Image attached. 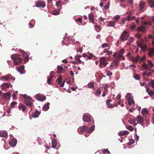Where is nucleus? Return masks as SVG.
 <instances>
[{"label": "nucleus", "instance_id": "f257e3e1", "mask_svg": "<svg viewBox=\"0 0 154 154\" xmlns=\"http://www.w3.org/2000/svg\"><path fill=\"white\" fill-rule=\"evenodd\" d=\"M11 59L13 60L15 65L20 64L22 61V58L21 57L20 55L15 54L11 56Z\"/></svg>", "mask_w": 154, "mask_h": 154}, {"label": "nucleus", "instance_id": "f03ea898", "mask_svg": "<svg viewBox=\"0 0 154 154\" xmlns=\"http://www.w3.org/2000/svg\"><path fill=\"white\" fill-rule=\"evenodd\" d=\"M99 62H100L99 66L101 68H104L108 64L105 57H101L99 59Z\"/></svg>", "mask_w": 154, "mask_h": 154}, {"label": "nucleus", "instance_id": "7ed1b4c3", "mask_svg": "<svg viewBox=\"0 0 154 154\" xmlns=\"http://www.w3.org/2000/svg\"><path fill=\"white\" fill-rule=\"evenodd\" d=\"M129 36L128 33L126 31H124L120 35V39L122 41L126 40L128 39Z\"/></svg>", "mask_w": 154, "mask_h": 154}, {"label": "nucleus", "instance_id": "20e7f679", "mask_svg": "<svg viewBox=\"0 0 154 154\" xmlns=\"http://www.w3.org/2000/svg\"><path fill=\"white\" fill-rule=\"evenodd\" d=\"M20 52L23 55V57L24 58V61L26 63L29 60V55L23 50H21Z\"/></svg>", "mask_w": 154, "mask_h": 154}, {"label": "nucleus", "instance_id": "39448f33", "mask_svg": "<svg viewBox=\"0 0 154 154\" xmlns=\"http://www.w3.org/2000/svg\"><path fill=\"white\" fill-rule=\"evenodd\" d=\"M35 97L37 100L42 101L45 100L46 99V97L45 96L40 94H36Z\"/></svg>", "mask_w": 154, "mask_h": 154}, {"label": "nucleus", "instance_id": "423d86ee", "mask_svg": "<svg viewBox=\"0 0 154 154\" xmlns=\"http://www.w3.org/2000/svg\"><path fill=\"white\" fill-rule=\"evenodd\" d=\"M35 6L38 8H44L45 6V3L43 2L38 1L37 2Z\"/></svg>", "mask_w": 154, "mask_h": 154}, {"label": "nucleus", "instance_id": "0eeeda50", "mask_svg": "<svg viewBox=\"0 0 154 154\" xmlns=\"http://www.w3.org/2000/svg\"><path fill=\"white\" fill-rule=\"evenodd\" d=\"M95 126L94 125H92L90 128H88V129L87 131L86 132L85 134V136L87 137L89 135H88L87 134L91 133L92 132L94 129Z\"/></svg>", "mask_w": 154, "mask_h": 154}, {"label": "nucleus", "instance_id": "6e6552de", "mask_svg": "<svg viewBox=\"0 0 154 154\" xmlns=\"http://www.w3.org/2000/svg\"><path fill=\"white\" fill-rule=\"evenodd\" d=\"M130 94H128V104L130 106H131L132 104L134 103V101L132 98L131 97Z\"/></svg>", "mask_w": 154, "mask_h": 154}, {"label": "nucleus", "instance_id": "1a4fd4ad", "mask_svg": "<svg viewBox=\"0 0 154 154\" xmlns=\"http://www.w3.org/2000/svg\"><path fill=\"white\" fill-rule=\"evenodd\" d=\"M11 97V95L8 93H3L2 94V98L4 99L5 100H8Z\"/></svg>", "mask_w": 154, "mask_h": 154}, {"label": "nucleus", "instance_id": "9d476101", "mask_svg": "<svg viewBox=\"0 0 154 154\" xmlns=\"http://www.w3.org/2000/svg\"><path fill=\"white\" fill-rule=\"evenodd\" d=\"M146 4V3L143 1L141 2V3L139 4V7L140 11L143 12L144 11L143 8L145 7Z\"/></svg>", "mask_w": 154, "mask_h": 154}, {"label": "nucleus", "instance_id": "9b49d317", "mask_svg": "<svg viewBox=\"0 0 154 154\" xmlns=\"http://www.w3.org/2000/svg\"><path fill=\"white\" fill-rule=\"evenodd\" d=\"M134 121L135 122L136 121H137V123H138L140 124L143 122L144 121V119L142 117L140 116H138L136 119H134Z\"/></svg>", "mask_w": 154, "mask_h": 154}, {"label": "nucleus", "instance_id": "f8f14e48", "mask_svg": "<svg viewBox=\"0 0 154 154\" xmlns=\"http://www.w3.org/2000/svg\"><path fill=\"white\" fill-rule=\"evenodd\" d=\"M88 128L85 125H83L81 127L79 128L78 130H80V132H84L85 131H87L88 129Z\"/></svg>", "mask_w": 154, "mask_h": 154}, {"label": "nucleus", "instance_id": "ddd939ff", "mask_svg": "<svg viewBox=\"0 0 154 154\" xmlns=\"http://www.w3.org/2000/svg\"><path fill=\"white\" fill-rule=\"evenodd\" d=\"M83 120L84 122H88L91 121V119L88 116L84 115L83 116Z\"/></svg>", "mask_w": 154, "mask_h": 154}, {"label": "nucleus", "instance_id": "4468645a", "mask_svg": "<svg viewBox=\"0 0 154 154\" xmlns=\"http://www.w3.org/2000/svg\"><path fill=\"white\" fill-rule=\"evenodd\" d=\"M17 143V141L15 139H12L9 141V145L11 146H15Z\"/></svg>", "mask_w": 154, "mask_h": 154}, {"label": "nucleus", "instance_id": "2eb2a0df", "mask_svg": "<svg viewBox=\"0 0 154 154\" xmlns=\"http://www.w3.org/2000/svg\"><path fill=\"white\" fill-rule=\"evenodd\" d=\"M145 16L142 17H141V20L142 23L144 25H149L150 26L151 25V23L149 21H143V19L144 18V17Z\"/></svg>", "mask_w": 154, "mask_h": 154}, {"label": "nucleus", "instance_id": "dca6fc26", "mask_svg": "<svg viewBox=\"0 0 154 154\" xmlns=\"http://www.w3.org/2000/svg\"><path fill=\"white\" fill-rule=\"evenodd\" d=\"M65 69L62 66H57V72L58 73H63L65 72Z\"/></svg>", "mask_w": 154, "mask_h": 154}, {"label": "nucleus", "instance_id": "f3484780", "mask_svg": "<svg viewBox=\"0 0 154 154\" xmlns=\"http://www.w3.org/2000/svg\"><path fill=\"white\" fill-rule=\"evenodd\" d=\"M24 103L28 106L29 107H31L33 103L31 101H29L27 100H25L24 101Z\"/></svg>", "mask_w": 154, "mask_h": 154}, {"label": "nucleus", "instance_id": "a211bd4d", "mask_svg": "<svg viewBox=\"0 0 154 154\" xmlns=\"http://www.w3.org/2000/svg\"><path fill=\"white\" fill-rule=\"evenodd\" d=\"M88 18L90 21L92 23H94V15L92 13H90L88 15Z\"/></svg>", "mask_w": 154, "mask_h": 154}, {"label": "nucleus", "instance_id": "6ab92c4d", "mask_svg": "<svg viewBox=\"0 0 154 154\" xmlns=\"http://www.w3.org/2000/svg\"><path fill=\"white\" fill-rule=\"evenodd\" d=\"M24 66L22 65L20 67L18 68L17 69V70L20 72L21 74L23 73L24 72Z\"/></svg>", "mask_w": 154, "mask_h": 154}, {"label": "nucleus", "instance_id": "aec40b11", "mask_svg": "<svg viewBox=\"0 0 154 154\" xmlns=\"http://www.w3.org/2000/svg\"><path fill=\"white\" fill-rule=\"evenodd\" d=\"M7 132L5 131L0 132V137H6L8 136Z\"/></svg>", "mask_w": 154, "mask_h": 154}, {"label": "nucleus", "instance_id": "412c9836", "mask_svg": "<svg viewBox=\"0 0 154 154\" xmlns=\"http://www.w3.org/2000/svg\"><path fill=\"white\" fill-rule=\"evenodd\" d=\"M18 108L20 110H22L23 112L26 110V107L24 105L20 103L18 106Z\"/></svg>", "mask_w": 154, "mask_h": 154}, {"label": "nucleus", "instance_id": "4be33fe9", "mask_svg": "<svg viewBox=\"0 0 154 154\" xmlns=\"http://www.w3.org/2000/svg\"><path fill=\"white\" fill-rule=\"evenodd\" d=\"M103 52L104 53H106L105 55H107L108 56L110 55L112 53V51H109L108 50V49L106 48L105 49L103 50Z\"/></svg>", "mask_w": 154, "mask_h": 154}, {"label": "nucleus", "instance_id": "5701e85b", "mask_svg": "<svg viewBox=\"0 0 154 154\" xmlns=\"http://www.w3.org/2000/svg\"><path fill=\"white\" fill-rule=\"evenodd\" d=\"M50 103H48L45 104L42 107L43 110L44 111H46L49 109V105Z\"/></svg>", "mask_w": 154, "mask_h": 154}, {"label": "nucleus", "instance_id": "b1692460", "mask_svg": "<svg viewBox=\"0 0 154 154\" xmlns=\"http://www.w3.org/2000/svg\"><path fill=\"white\" fill-rule=\"evenodd\" d=\"M140 58V57L139 56H137L136 57H132L131 60L132 61L135 63H136L139 60V59Z\"/></svg>", "mask_w": 154, "mask_h": 154}, {"label": "nucleus", "instance_id": "393cba45", "mask_svg": "<svg viewBox=\"0 0 154 154\" xmlns=\"http://www.w3.org/2000/svg\"><path fill=\"white\" fill-rule=\"evenodd\" d=\"M148 3L150 7L153 8L154 7V1L153 0H148Z\"/></svg>", "mask_w": 154, "mask_h": 154}, {"label": "nucleus", "instance_id": "a878e982", "mask_svg": "<svg viewBox=\"0 0 154 154\" xmlns=\"http://www.w3.org/2000/svg\"><path fill=\"white\" fill-rule=\"evenodd\" d=\"M57 142L56 140L54 138L53 139L52 141V147L53 148H55L56 147Z\"/></svg>", "mask_w": 154, "mask_h": 154}, {"label": "nucleus", "instance_id": "bb28decb", "mask_svg": "<svg viewBox=\"0 0 154 154\" xmlns=\"http://www.w3.org/2000/svg\"><path fill=\"white\" fill-rule=\"evenodd\" d=\"M62 81V77L60 75L57 78L56 82L58 83V85H60L61 84V83Z\"/></svg>", "mask_w": 154, "mask_h": 154}, {"label": "nucleus", "instance_id": "cd10ccee", "mask_svg": "<svg viewBox=\"0 0 154 154\" xmlns=\"http://www.w3.org/2000/svg\"><path fill=\"white\" fill-rule=\"evenodd\" d=\"M134 38H133L132 37H130V38L128 40L129 42L126 43V45H128V46H130L131 43H132L134 41Z\"/></svg>", "mask_w": 154, "mask_h": 154}, {"label": "nucleus", "instance_id": "c85d7f7f", "mask_svg": "<svg viewBox=\"0 0 154 154\" xmlns=\"http://www.w3.org/2000/svg\"><path fill=\"white\" fill-rule=\"evenodd\" d=\"M116 22L114 21L109 22L108 24L107 25V26L113 27L115 25Z\"/></svg>", "mask_w": 154, "mask_h": 154}, {"label": "nucleus", "instance_id": "c756f323", "mask_svg": "<svg viewBox=\"0 0 154 154\" xmlns=\"http://www.w3.org/2000/svg\"><path fill=\"white\" fill-rule=\"evenodd\" d=\"M148 54L149 56L152 57L154 54V48H151Z\"/></svg>", "mask_w": 154, "mask_h": 154}, {"label": "nucleus", "instance_id": "7c9ffc66", "mask_svg": "<svg viewBox=\"0 0 154 154\" xmlns=\"http://www.w3.org/2000/svg\"><path fill=\"white\" fill-rule=\"evenodd\" d=\"M129 133V132L127 131H125L123 132H120L119 133V135L122 136L126 135Z\"/></svg>", "mask_w": 154, "mask_h": 154}, {"label": "nucleus", "instance_id": "2f4dec72", "mask_svg": "<svg viewBox=\"0 0 154 154\" xmlns=\"http://www.w3.org/2000/svg\"><path fill=\"white\" fill-rule=\"evenodd\" d=\"M40 113V112L37 110L35 111L33 114L32 116L34 118H36L38 117V116Z\"/></svg>", "mask_w": 154, "mask_h": 154}, {"label": "nucleus", "instance_id": "473e14b6", "mask_svg": "<svg viewBox=\"0 0 154 154\" xmlns=\"http://www.w3.org/2000/svg\"><path fill=\"white\" fill-rule=\"evenodd\" d=\"M148 111L146 109H143L141 112V113L142 115H146L148 113Z\"/></svg>", "mask_w": 154, "mask_h": 154}, {"label": "nucleus", "instance_id": "72a5a7b5", "mask_svg": "<svg viewBox=\"0 0 154 154\" xmlns=\"http://www.w3.org/2000/svg\"><path fill=\"white\" fill-rule=\"evenodd\" d=\"M125 50L123 49H121L119 52V54L120 58L123 57V55L124 53H125Z\"/></svg>", "mask_w": 154, "mask_h": 154}, {"label": "nucleus", "instance_id": "f704fd0d", "mask_svg": "<svg viewBox=\"0 0 154 154\" xmlns=\"http://www.w3.org/2000/svg\"><path fill=\"white\" fill-rule=\"evenodd\" d=\"M9 85L8 84L5 83L3 84L2 85V90H4V88H9Z\"/></svg>", "mask_w": 154, "mask_h": 154}, {"label": "nucleus", "instance_id": "c9c22d12", "mask_svg": "<svg viewBox=\"0 0 154 154\" xmlns=\"http://www.w3.org/2000/svg\"><path fill=\"white\" fill-rule=\"evenodd\" d=\"M111 101L112 100L111 99L107 100H106V104L107 105L109 106V107H112V104L110 103V102H111Z\"/></svg>", "mask_w": 154, "mask_h": 154}, {"label": "nucleus", "instance_id": "e433bc0d", "mask_svg": "<svg viewBox=\"0 0 154 154\" xmlns=\"http://www.w3.org/2000/svg\"><path fill=\"white\" fill-rule=\"evenodd\" d=\"M101 94V91L100 88L98 89L95 91V94L97 96H99Z\"/></svg>", "mask_w": 154, "mask_h": 154}, {"label": "nucleus", "instance_id": "4c0bfd02", "mask_svg": "<svg viewBox=\"0 0 154 154\" xmlns=\"http://www.w3.org/2000/svg\"><path fill=\"white\" fill-rule=\"evenodd\" d=\"M95 28L96 31L97 32H99L101 29L100 26L99 25H96L95 26Z\"/></svg>", "mask_w": 154, "mask_h": 154}, {"label": "nucleus", "instance_id": "58836bf2", "mask_svg": "<svg viewBox=\"0 0 154 154\" xmlns=\"http://www.w3.org/2000/svg\"><path fill=\"white\" fill-rule=\"evenodd\" d=\"M2 79H4L6 81L8 80L10 78L9 75H8L2 76Z\"/></svg>", "mask_w": 154, "mask_h": 154}, {"label": "nucleus", "instance_id": "ea45409f", "mask_svg": "<svg viewBox=\"0 0 154 154\" xmlns=\"http://www.w3.org/2000/svg\"><path fill=\"white\" fill-rule=\"evenodd\" d=\"M148 38H151L152 40V43L153 45H154V36L150 35H148Z\"/></svg>", "mask_w": 154, "mask_h": 154}, {"label": "nucleus", "instance_id": "a19ab883", "mask_svg": "<svg viewBox=\"0 0 154 154\" xmlns=\"http://www.w3.org/2000/svg\"><path fill=\"white\" fill-rule=\"evenodd\" d=\"M23 97L24 98L26 99V100H31L32 101H34V100L32 99L31 98L28 96H27L25 94L23 95Z\"/></svg>", "mask_w": 154, "mask_h": 154}, {"label": "nucleus", "instance_id": "79ce46f5", "mask_svg": "<svg viewBox=\"0 0 154 154\" xmlns=\"http://www.w3.org/2000/svg\"><path fill=\"white\" fill-rule=\"evenodd\" d=\"M113 57H116V59L120 58L119 54L117 52H114V54L113 55Z\"/></svg>", "mask_w": 154, "mask_h": 154}, {"label": "nucleus", "instance_id": "37998d69", "mask_svg": "<svg viewBox=\"0 0 154 154\" xmlns=\"http://www.w3.org/2000/svg\"><path fill=\"white\" fill-rule=\"evenodd\" d=\"M129 140V142L128 143V144L129 145L135 143L134 140L132 139H130Z\"/></svg>", "mask_w": 154, "mask_h": 154}, {"label": "nucleus", "instance_id": "c03bdc74", "mask_svg": "<svg viewBox=\"0 0 154 154\" xmlns=\"http://www.w3.org/2000/svg\"><path fill=\"white\" fill-rule=\"evenodd\" d=\"M132 20V17L131 16L128 15L127 18H125L124 19L125 21H129Z\"/></svg>", "mask_w": 154, "mask_h": 154}, {"label": "nucleus", "instance_id": "a18cd8bd", "mask_svg": "<svg viewBox=\"0 0 154 154\" xmlns=\"http://www.w3.org/2000/svg\"><path fill=\"white\" fill-rule=\"evenodd\" d=\"M121 59V58H119V59H116V60H114L113 62V63L116 66L117 65L118 63L119 62V61Z\"/></svg>", "mask_w": 154, "mask_h": 154}, {"label": "nucleus", "instance_id": "49530a36", "mask_svg": "<svg viewBox=\"0 0 154 154\" xmlns=\"http://www.w3.org/2000/svg\"><path fill=\"white\" fill-rule=\"evenodd\" d=\"M93 56L94 55L90 53L88 55L87 57L89 59L91 60L92 59Z\"/></svg>", "mask_w": 154, "mask_h": 154}, {"label": "nucleus", "instance_id": "de8ad7c7", "mask_svg": "<svg viewBox=\"0 0 154 154\" xmlns=\"http://www.w3.org/2000/svg\"><path fill=\"white\" fill-rule=\"evenodd\" d=\"M127 129L131 131H132L134 130V128L131 125H128L127 127Z\"/></svg>", "mask_w": 154, "mask_h": 154}, {"label": "nucleus", "instance_id": "09e8293b", "mask_svg": "<svg viewBox=\"0 0 154 154\" xmlns=\"http://www.w3.org/2000/svg\"><path fill=\"white\" fill-rule=\"evenodd\" d=\"M108 46V44L106 43H105L103 44L102 46H101V47L102 48H103L105 47H107Z\"/></svg>", "mask_w": 154, "mask_h": 154}, {"label": "nucleus", "instance_id": "8fccbe9b", "mask_svg": "<svg viewBox=\"0 0 154 154\" xmlns=\"http://www.w3.org/2000/svg\"><path fill=\"white\" fill-rule=\"evenodd\" d=\"M102 152L103 153H107L109 154H110V152L108 150V149H104L102 150Z\"/></svg>", "mask_w": 154, "mask_h": 154}, {"label": "nucleus", "instance_id": "3c124183", "mask_svg": "<svg viewBox=\"0 0 154 154\" xmlns=\"http://www.w3.org/2000/svg\"><path fill=\"white\" fill-rule=\"evenodd\" d=\"M148 66L147 64H146L145 63H143L142 65V67L143 69H147L148 67Z\"/></svg>", "mask_w": 154, "mask_h": 154}, {"label": "nucleus", "instance_id": "603ef678", "mask_svg": "<svg viewBox=\"0 0 154 154\" xmlns=\"http://www.w3.org/2000/svg\"><path fill=\"white\" fill-rule=\"evenodd\" d=\"M88 85L89 88H92L94 87V85L93 83L90 82L88 83Z\"/></svg>", "mask_w": 154, "mask_h": 154}, {"label": "nucleus", "instance_id": "864d4df0", "mask_svg": "<svg viewBox=\"0 0 154 154\" xmlns=\"http://www.w3.org/2000/svg\"><path fill=\"white\" fill-rule=\"evenodd\" d=\"M110 2H108L107 3V5H106L104 7V9H108L109 7V5H110Z\"/></svg>", "mask_w": 154, "mask_h": 154}, {"label": "nucleus", "instance_id": "5fc2aeb1", "mask_svg": "<svg viewBox=\"0 0 154 154\" xmlns=\"http://www.w3.org/2000/svg\"><path fill=\"white\" fill-rule=\"evenodd\" d=\"M134 78L136 80H139L140 79V77L138 75H135L134 76Z\"/></svg>", "mask_w": 154, "mask_h": 154}, {"label": "nucleus", "instance_id": "6e6d98bb", "mask_svg": "<svg viewBox=\"0 0 154 154\" xmlns=\"http://www.w3.org/2000/svg\"><path fill=\"white\" fill-rule=\"evenodd\" d=\"M106 73V75L108 76H110L111 75H112V72L109 71H107Z\"/></svg>", "mask_w": 154, "mask_h": 154}, {"label": "nucleus", "instance_id": "4d7b16f0", "mask_svg": "<svg viewBox=\"0 0 154 154\" xmlns=\"http://www.w3.org/2000/svg\"><path fill=\"white\" fill-rule=\"evenodd\" d=\"M148 94L150 96H152L154 95V91L150 90L148 92Z\"/></svg>", "mask_w": 154, "mask_h": 154}, {"label": "nucleus", "instance_id": "13d9d810", "mask_svg": "<svg viewBox=\"0 0 154 154\" xmlns=\"http://www.w3.org/2000/svg\"><path fill=\"white\" fill-rule=\"evenodd\" d=\"M59 13V11L58 10H55L53 12V14L54 15H57Z\"/></svg>", "mask_w": 154, "mask_h": 154}, {"label": "nucleus", "instance_id": "bf43d9fd", "mask_svg": "<svg viewBox=\"0 0 154 154\" xmlns=\"http://www.w3.org/2000/svg\"><path fill=\"white\" fill-rule=\"evenodd\" d=\"M137 45L140 48H142V44L139 41L137 42Z\"/></svg>", "mask_w": 154, "mask_h": 154}, {"label": "nucleus", "instance_id": "052dcab7", "mask_svg": "<svg viewBox=\"0 0 154 154\" xmlns=\"http://www.w3.org/2000/svg\"><path fill=\"white\" fill-rule=\"evenodd\" d=\"M17 103L16 102H12L11 104V106L12 107H14V106L17 104Z\"/></svg>", "mask_w": 154, "mask_h": 154}, {"label": "nucleus", "instance_id": "680f3d73", "mask_svg": "<svg viewBox=\"0 0 154 154\" xmlns=\"http://www.w3.org/2000/svg\"><path fill=\"white\" fill-rule=\"evenodd\" d=\"M135 36L138 38H139L141 37L142 35L139 33H137L135 35Z\"/></svg>", "mask_w": 154, "mask_h": 154}, {"label": "nucleus", "instance_id": "e2e57ef3", "mask_svg": "<svg viewBox=\"0 0 154 154\" xmlns=\"http://www.w3.org/2000/svg\"><path fill=\"white\" fill-rule=\"evenodd\" d=\"M152 74V72H147V71H146V76H149L151 75Z\"/></svg>", "mask_w": 154, "mask_h": 154}, {"label": "nucleus", "instance_id": "0e129e2a", "mask_svg": "<svg viewBox=\"0 0 154 154\" xmlns=\"http://www.w3.org/2000/svg\"><path fill=\"white\" fill-rule=\"evenodd\" d=\"M151 85H152V88H154V80H152L151 81Z\"/></svg>", "mask_w": 154, "mask_h": 154}, {"label": "nucleus", "instance_id": "69168bd1", "mask_svg": "<svg viewBox=\"0 0 154 154\" xmlns=\"http://www.w3.org/2000/svg\"><path fill=\"white\" fill-rule=\"evenodd\" d=\"M148 63L149 65H150L151 67H152L153 66L152 63L151 62L150 60H148Z\"/></svg>", "mask_w": 154, "mask_h": 154}, {"label": "nucleus", "instance_id": "338daca9", "mask_svg": "<svg viewBox=\"0 0 154 154\" xmlns=\"http://www.w3.org/2000/svg\"><path fill=\"white\" fill-rule=\"evenodd\" d=\"M146 57H140V58L139 59V61L140 62H142L143 60H145Z\"/></svg>", "mask_w": 154, "mask_h": 154}, {"label": "nucleus", "instance_id": "774afa93", "mask_svg": "<svg viewBox=\"0 0 154 154\" xmlns=\"http://www.w3.org/2000/svg\"><path fill=\"white\" fill-rule=\"evenodd\" d=\"M69 37H66L64 38V40L66 41H68L69 40Z\"/></svg>", "mask_w": 154, "mask_h": 154}]
</instances>
